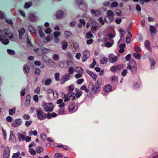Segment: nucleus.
<instances>
[{"mask_svg": "<svg viewBox=\"0 0 158 158\" xmlns=\"http://www.w3.org/2000/svg\"><path fill=\"white\" fill-rule=\"evenodd\" d=\"M118 3L116 2H114L111 3V6L112 7H114L117 6H118Z\"/></svg>", "mask_w": 158, "mask_h": 158, "instance_id": "nucleus-59", "label": "nucleus"}, {"mask_svg": "<svg viewBox=\"0 0 158 158\" xmlns=\"http://www.w3.org/2000/svg\"><path fill=\"white\" fill-rule=\"evenodd\" d=\"M15 110L16 108H13L11 109H9V114L10 115H12L13 114L15 113Z\"/></svg>", "mask_w": 158, "mask_h": 158, "instance_id": "nucleus-41", "label": "nucleus"}, {"mask_svg": "<svg viewBox=\"0 0 158 158\" xmlns=\"http://www.w3.org/2000/svg\"><path fill=\"white\" fill-rule=\"evenodd\" d=\"M134 49L135 51L138 53H140L141 51L140 48L138 45H136L135 46Z\"/></svg>", "mask_w": 158, "mask_h": 158, "instance_id": "nucleus-32", "label": "nucleus"}, {"mask_svg": "<svg viewBox=\"0 0 158 158\" xmlns=\"http://www.w3.org/2000/svg\"><path fill=\"white\" fill-rule=\"evenodd\" d=\"M117 71L120 70L123 68V64H119L115 66Z\"/></svg>", "mask_w": 158, "mask_h": 158, "instance_id": "nucleus-33", "label": "nucleus"}, {"mask_svg": "<svg viewBox=\"0 0 158 158\" xmlns=\"http://www.w3.org/2000/svg\"><path fill=\"white\" fill-rule=\"evenodd\" d=\"M24 70L27 73H29L30 70V68L29 66L27 65H25L24 67Z\"/></svg>", "mask_w": 158, "mask_h": 158, "instance_id": "nucleus-52", "label": "nucleus"}, {"mask_svg": "<svg viewBox=\"0 0 158 158\" xmlns=\"http://www.w3.org/2000/svg\"><path fill=\"white\" fill-rule=\"evenodd\" d=\"M63 16V12L61 10L57 11L56 14V18L58 19L62 18Z\"/></svg>", "mask_w": 158, "mask_h": 158, "instance_id": "nucleus-15", "label": "nucleus"}, {"mask_svg": "<svg viewBox=\"0 0 158 158\" xmlns=\"http://www.w3.org/2000/svg\"><path fill=\"white\" fill-rule=\"evenodd\" d=\"M99 27L97 25H93L92 26L91 30L93 33L96 32V31L98 29Z\"/></svg>", "mask_w": 158, "mask_h": 158, "instance_id": "nucleus-27", "label": "nucleus"}, {"mask_svg": "<svg viewBox=\"0 0 158 158\" xmlns=\"http://www.w3.org/2000/svg\"><path fill=\"white\" fill-rule=\"evenodd\" d=\"M42 107L44 110L46 112H52L54 108V106L52 103L44 102L42 103Z\"/></svg>", "mask_w": 158, "mask_h": 158, "instance_id": "nucleus-2", "label": "nucleus"}, {"mask_svg": "<svg viewBox=\"0 0 158 158\" xmlns=\"http://www.w3.org/2000/svg\"><path fill=\"white\" fill-rule=\"evenodd\" d=\"M36 17L32 14H30L28 16L29 19L31 21H35L36 19Z\"/></svg>", "mask_w": 158, "mask_h": 158, "instance_id": "nucleus-21", "label": "nucleus"}, {"mask_svg": "<svg viewBox=\"0 0 158 158\" xmlns=\"http://www.w3.org/2000/svg\"><path fill=\"white\" fill-rule=\"evenodd\" d=\"M86 72L90 76L93 80L95 81L96 80L97 77V75L96 74H94L92 72L88 70L86 71Z\"/></svg>", "mask_w": 158, "mask_h": 158, "instance_id": "nucleus-14", "label": "nucleus"}, {"mask_svg": "<svg viewBox=\"0 0 158 158\" xmlns=\"http://www.w3.org/2000/svg\"><path fill=\"white\" fill-rule=\"evenodd\" d=\"M47 118L49 119L51 118V117H56L57 115L54 112L51 113L50 115V113H48L47 114Z\"/></svg>", "mask_w": 158, "mask_h": 158, "instance_id": "nucleus-31", "label": "nucleus"}, {"mask_svg": "<svg viewBox=\"0 0 158 158\" xmlns=\"http://www.w3.org/2000/svg\"><path fill=\"white\" fill-rule=\"evenodd\" d=\"M68 72L69 73L71 74L73 73L74 72V69L73 67H70L68 69Z\"/></svg>", "mask_w": 158, "mask_h": 158, "instance_id": "nucleus-54", "label": "nucleus"}, {"mask_svg": "<svg viewBox=\"0 0 158 158\" xmlns=\"http://www.w3.org/2000/svg\"><path fill=\"white\" fill-rule=\"evenodd\" d=\"M10 151L9 148L6 147L5 148L3 152V158H8L10 156Z\"/></svg>", "mask_w": 158, "mask_h": 158, "instance_id": "nucleus-7", "label": "nucleus"}, {"mask_svg": "<svg viewBox=\"0 0 158 158\" xmlns=\"http://www.w3.org/2000/svg\"><path fill=\"white\" fill-rule=\"evenodd\" d=\"M70 78V75L69 74L66 73L60 79V82L62 84H64L66 81L68 80Z\"/></svg>", "mask_w": 158, "mask_h": 158, "instance_id": "nucleus-9", "label": "nucleus"}, {"mask_svg": "<svg viewBox=\"0 0 158 158\" xmlns=\"http://www.w3.org/2000/svg\"><path fill=\"white\" fill-rule=\"evenodd\" d=\"M83 73H78L75 75L74 77L76 78H79L81 77L82 76V74Z\"/></svg>", "mask_w": 158, "mask_h": 158, "instance_id": "nucleus-58", "label": "nucleus"}, {"mask_svg": "<svg viewBox=\"0 0 158 158\" xmlns=\"http://www.w3.org/2000/svg\"><path fill=\"white\" fill-rule=\"evenodd\" d=\"M18 135L19 140H24L25 137L24 135L22 134L21 133H18Z\"/></svg>", "mask_w": 158, "mask_h": 158, "instance_id": "nucleus-29", "label": "nucleus"}, {"mask_svg": "<svg viewBox=\"0 0 158 158\" xmlns=\"http://www.w3.org/2000/svg\"><path fill=\"white\" fill-rule=\"evenodd\" d=\"M150 60L151 64V69H153L154 68V65L155 64V62L152 58H150Z\"/></svg>", "mask_w": 158, "mask_h": 158, "instance_id": "nucleus-39", "label": "nucleus"}, {"mask_svg": "<svg viewBox=\"0 0 158 158\" xmlns=\"http://www.w3.org/2000/svg\"><path fill=\"white\" fill-rule=\"evenodd\" d=\"M75 71L78 73H83V70L81 68L78 67H76L75 68Z\"/></svg>", "mask_w": 158, "mask_h": 158, "instance_id": "nucleus-34", "label": "nucleus"}, {"mask_svg": "<svg viewBox=\"0 0 158 158\" xmlns=\"http://www.w3.org/2000/svg\"><path fill=\"white\" fill-rule=\"evenodd\" d=\"M52 40V38H50V36H48L44 39V42L45 43H47L49 42L50 40Z\"/></svg>", "mask_w": 158, "mask_h": 158, "instance_id": "nucleus-48", "label": "nucleus"}, {"mask_svg": "<svg viewBox=\"0 0 158 158\" xmlns=\"http://www.w3.org/2000/svg\"><path fill=\"white\" fill-rule=\"evenodd\" d=\"M32 121H26L25 123V125L26 127H28L32 123Z\"/></svg>", "mask_w": 158, "mask_h": 158, "instance_id": "nucleus-62", "label": "nucleus"}, {"mask_svg": "<svg viewBox=\"0 0 158 158\" xmlns=\"http://www.w3.org/2000/svg\"><path fill=\"white\" fill-rule=\"evenodd\" d=\"M50 49L43 48L40 49V52L38 53V55H42L49 52Z\"/></svg>", "mask_w": 158, "mask_h": 158, "instance_id": "nucleus-13", "label": "nucleus"}, {"mask_svg": "<svg viewBox=\"0 0 158 158\" xmlns=\"http://www.w3.org/2000/svg\"><path fill=\"white\" fill-rule=\"evenodd\" d=\"M36 112L37 116L40 120H43L46 118V114L41 109L37 110Z\"/></svg>", "mask_w": 158, "mask_h": 158, "instance_id": "nucleus-6", "label": "nucleus"}, {"mask_svg": "<svg viewBox=\"0 0 158 158\" xmlns=\"http://www.w3.org/2000/svg\"><path fill=\"white\" fill-rule=\"evenodd\" d=\"M29 152L33 156H34L36 154V152L35 150L32 149L30 148L29 150Z\"/></svg>", "mask_w": 158, "mask_h": 158, "instance_id": "nucleus-50", "label": "nucleus"}, {"mask_svg": "<svg viewBox=\"0 0 158 158\" xmlns=\"http://www.w3.org/2000/svg\"><path fill=\"white\" fill-rule=\"evenodd\" d=\"M59 58V56L58 54H55L53 55V58L55 60H57Z\"/></svg>", "mask_w": 158, "mask_h": 158, "instance_id": "nucleus-63", "label": "nucleus"}, {"mask_svg": "<svg viewBox=\"0 0 158 158\" xmlns=\"http://www.w3.org/2000/svg\"><path fill=\"white\" fill-rule=\"evenodd\" d=\"M32 3L31 2H26L24 6V7L25 8H28L32 5Z\"/></svg>", "mask_w": 158, "mask_h": 158, "instance_id": "nucleus-35", "label": "nucleus"}, {"mask_svg": "<svg viewBox=\"0 0 158 158\" xmlns=\"http://www.w3.org/2000/svg\"><path fill=\"white\" fill-rule=\"evenodd\" d=\"M98 20L101 25H103L104 24L105 21L104 20H103V19L102 17H99Z\"/></svg>", "mask_w": 158, "mask_h": 158, "instance_id": "nucleus-61", "label": "nucleus"}, {"mask_svg": "<svg viewBox=\"0 0 158 158\" xmlns=\"http://www.w3.org/2000/svg\"><path fill=\"white\" fill-rule=\"evenodd\" d=\"M94 85L92 83H90L89 85L88 88L89 89V92L91 90L93 91L94 89Z\"/></svg>", "mask_w": 158, "mask_h": 158, "instance_id": "nucleus-43", "label": "nucleus"}, {"mask_svg": "<svg viewBox=\"0 0 158 158\" xmlns=\"http://www.w3.org/2000/svg\"><path fill=\"white\" fill-rule=\"evenodd\" d=\"M23 118L25 120H28L30 119V117L28 114H25L23 115Z\"/></svg>", "mask_w": 158, "mask_h": 158, "instance_id": "nucleus-47", "label": "nucleus"}, {"mask_svg": "<svg viewBox=\"0 0 158 158\" xmlns=\"http://www.w3.org/2000/svg\"><path fill=\"white\" fill-rule=\"evenodd\" d=\"M118 59V57L113 54H111L109 56V61L112 63L116 62Z\"/></svg>", "mask_w": 158, "mask_h": 158, "instance_id": "nucleus-10", "label": "nucleus"}, {"mask_svg": "<svg viewBox=\"0 0 158 158\" xmlns=\"http://www.w3.org/2000/svg\"><path fill=\"white\" fill-rule=\"evenodd\" d=\"M61 44H62V48L63 50H66L67 48L68 44L67 42L65 41H63L61 42Z\"/></svg>", "mask_w": 158, "mask_h": 158, "instance_id": "nucleus-22", "label": "nucleus"}, {"mask_svg": "<svg viewBox=\"0 0 158 158\" xmlns=\"http://www.w3.org/2000/svg\"><path fill=\"white\" fill-rule=\"evenodd\" d=\"M81 90H85L86 92H89V89L87 88L86 86L85 85H82L80 88Z\"/></svg>", "mask_w": 158, "mask_h": 158, "instance_id": "nucleus-37", "label": "nucleus"}, {"mask_svg": "<svg viewBox=\"0 0 158 158\" xmlns=\"http://www.w3.org/2000/svg\"><path fill=\"white\" fill-rule=\"evenodd\" d=\"M86 36L87 39H89L93 37V35L90 31L86 33Z\"/></svg>", "mask_w": 158, "mask_h": 158, "instance_id": "nucleus-38", "label": "nucleus"}, {"mask_svg": "<svg viewBox=\"0 0 158 158\" xmlns=\"http://www.w3.org/2000/svg\"><path fill=\"white\" fill-rule=\"evenodd\" d=\"M42 82H44V84L46 85H49L51 84L52 80L51 78H48L45 81L42 80Z\"/></svg>", "mask_w": 158, "mask_h": 158, "instance_id": "nucleus-19", "label": "nucleus"}, {"mask_svg": "<svg viewBox=\"0 0 158 158\" xmlns=\"http://www.w3.org/2000/svg\"><path fill=\"white\" fill-rule=\"evenodd\" d=\"M20 152L18 151L16 153H13L12 157V158H17L20 155Z\"/></svg>", "mask_w": 158, "mask_h": 158, "instance_id": "nucleus-45", "label": "nucleus"}, {"mask_svg": "<svg viewBox=\"0 0 158 158\" xmlns=\"http://www.w3.org/2000/svg\"><path fill=\"white\" fill-rule=\"evenodd\" d=\"M90 56V53L89 51L85 50L83 52V56L82 58V61L84 62L86 61Z\"/></svg>", "mask_w": 158, "mask_h": 158, "instance_id": "nucleus-8", "label": "nucleus"}, {"mask_svg": "<svg viewBox=\"0 0 158 158\" xmlns=\"http://www.w3.org/2000/svg\"><path fill=\"white\" fill-rule=\"evenodd\" d=\"M75 93H72V94H67L64 95V101L65 102L72 101H74L76 98H79L82 94V92L79 89L76 88L75 89Z\"/></svg>", "mask_w": 158, "mask_h": 158, "instance_id": "nucleus-1", "label": "nucleus"}, {"mask_svg": "<svg viewBox=\"0 0 158 158\" xmlns=\"http://www.w3.org/2000/svg\"><path fill=\"white\" fill-rule=\"evenodd\" d=\"M108 60L107 58L103 57L100 60V63L102 64H104L106 63L107 62Z\"/></svg>", "mask_w": 158, "mask_h": 158, "instance_id": "nucleus-42", "label": "nucleus"}, {"mask_svg": "<svg viewBox=\"0 0 158 158\" xmlns=\"http://www.w3.org/2000/svg\"><path fill=\"white\" fill-rule=\"evenodd\" d=\"M96 62L95 61V59H93V63L91 64H90V65H89V67L90 68H94L95 66V65H96Z\"/></svg>", "mask_w": 158, "mask_h": 158, "instance_id": "nucleus-49", "label": "nucleus"}, {"mask_svg": "<svg viewBox=\"0 0 158 158\" xmlns=\"http://www.w3.org/2000/svg\"><path fill=\"white\" fill-rule=\"evenodd\" d=\"M114 44V41L113 40H110V42H106L105 44L104 45L105 47L108 48L110 47Z\"/></svg>", "mask_w": 158, "mask_h": 158, "instance_id": "nucleus-20", "label": "nucleus"}, {"mask_svg": "<svg viewBox=\"0 0 158 158\" xmlns=\"http://www.w3.org/2000/svg\"><path fill=\"white\" fill-rule=\"evenodd\" d=\"M100 89V87L94 85V87L93 92L94 94H97L99 92Z\"/></svg>", "mask_w": 158, "mask_h": 158, "instance_id": "nucleus-18", "label": "nucleus"}, {"mask_svg": "<svg viewBox=\"0 0 158 158\" xmlns=\"http://www.w3.org/2000/svg\"><path fill=\"white\" fill-rule=\"evenodd\" d=\"M3 37L1 36L0 35V41H2V43L5 45L8 44L9 43V40L8 39H3Z\"/></svg>", "mask_w": 158, "mask_h": 158, "instance_id": "nucleus-23", "label": "nucleus"}, {"mask_svg": "<svg viewBox=\"0 0 158 158\" xmlns=\"http://www.w3.org/2000/svg\"><path fill=\"white\" fill-rule=\"evenodd\" d=\"M106 13L107 15L104 19L105 22L107 23L111 22L113 20L114 13L110 10H108Z\"/></svg>", "mask_w": 158, "mask_h": 158, "instance_id": "nucleus-3", "label": "nucleus"}, {"mask_svg": "<svg viewBox=\"0 0 158 158\" xmlns=\"http://www.w3.org/2000/svg\"><path fill=\"white\" fill-rule=\"evenodd\" d=\"M133 56L135 58L138 59H140L141 57L140 55L138 53H134L133 54Z\"/></svg>", "mask_w": 158, "mask_h": 158, "instance_id": "nucleus-57", "label": "nucleus"}, {"mask_svg": "<svg viewBox=\"0 0 158 158\" xmlns=\"http://www.w3.org/2000/svg\"><path fill=\"white\" fill-rule=\"evenodd\" d=\"M150 30L151 32L153 34H155L156 32V29L153 26H150Z\"/></svg>", "mask_w": 158, "mask_h": 158, "instance_id": "nucleus-36", "label": "nucleus"}, {"mask_svg": "<svg viewBox=\"0 0 158 158\" xmlns=\"http://www.w3.org/2000/svg\"><path fill=\"white\" fill-rule=\"evenodd\" d=\"M53 35L54 37L56 38L60 35V32L59 31H56L53 33Z\"/></svg>", "mask_w": 158, "mask_h": 158, "instance_id": "nucleus-56", "label": "nucleus"}, {"mask_svg": "<svg viewBox=\"0 0 158 158\" xmlns=\"http://www.w3.org/2000/svg\"><path fill=\"white\" fill-rule=\"evenodd\" d=\"M119 31L121 32V37H122L124 36V34L125 33V31L122 28L119 29Z\"/></svg>", "mask_w": 158, "mask_h": 158, "instance_id": "nucleus-64", "label": "nucleus"}, {"mask_svg": "<svg viewBox=\"0 0 158 158\" xmlns=\"http://www.w3.org/2000/svg\"><path fill=\"white\" fill-rule=\"evenodd\" d=\"M40 137L42 139L45 140L47 138L46 135L44 133H42L40 135Z\"/></svg>", "mask_w": 158, "mask_h": 158, "instance_id": "nucleus-51", "label": "nucleus"}, {"mask_svg": "<svg viewBox=\"0 0 158 158\" xmlns=\"http://www.w3.org/2000/svg\"><path fill=\"white\" fill-rule=\"evenodd\" d=\"M25 30L23 28H21L18 31L19 33V39H21L22 38V36L24 34L25 32Z\"/></svg>", "mask_w": 158, "mask_h": 158, "instance_id": "nucleus-17", "label": "nucleus"}, {"mask_svg": "<svg viewBox=\"0 0 158 158\" xmlns=\"http://www.w3.org/2000/svg\"><path fill=\"white\" fill-rule=\"evenodd\" d=\"M59 104V107L60 108H64L65 106V103L63 102V100L62 99H58L56 102Z\"/></svg>", "mask_w": 158, "mask_h": 158, "instance_id": "nucleus-12", "label": "nucleus"}, {"mask_svg": "<svg viewBox=\"0 0 158 158\" xmlns=\"http://www.w3.org/2000/svg\"><path fill=\"white\" fill-rule=\"evenodd\" d=\"M29 135H37L38 132L37 131H36L35 130L33 131H30L29 132Z\"/></svg>", "mask_w": 158, "mask_h": 158, "instance_id": "nucleus-46", "label": "nucleus"}, {"mask_svg": "<svg viewBox=\"0 0 158 158\" xmlns=\"http://www.w3.org/2000/svg\"><path fill=\"white\" fill-rule=\"evenodd\" d=\"M75 86L73 85H71L69 86L68 89V94H72L73 91L74 89Z\"/></svg>", "mask_w": 158, "mask_h": 158, "instance_id": "nucleus-25", "label": "nucleus"}, {"mask_svg": "<svg viewBox=\"0 0 158 158\" xmlns=\"http://www.w3.org/2000/svg\"><path fill=\"white\" fill-rule=\"evenodd\" d=\"M43 151V148L40 146H38L36 148V152L37 153L40 154L41 152H42Z\"/></svg>", "mask_w": 158, "mask_h": 158, "instance_id": "nucleus-28", "label": "nucleus"}, {"mask_svg": "<svg viewBox=\"0 0 158 158\" xmlns=\"http://www.w3.org/2000/svg\"><path fill=\"white\" fill-rule=\"evenodd\" d=\"M64 34L65 36L67 38L70 37L72 35L71 33L70 32L68 31H65L64 32Z\"/></svg>", "mask_w": 158, "mask_h": 158, "instance_id": "nucleus-44", "label": "nucleus"}, {"mask_svg": "<svg viewBox=\"0 0 158 158\" xmlns=\"http://www.w3.org/2000/svg\"><path fill=\"white\" fill-rule=\"evenodd\" d=\"M145 46L146 48L149 50H151V48L150 46V44L149 42L146 40L145 41Z\"/></svg>", "mask_w": 158, "mask_h": 158, "instance_id": "nucleus-26", "label": "nucleus"}, {"mask_svg": "<svg viewBox=\"0 0 158 158\" xmlns=\"http://www.w3.org/2000/svg\"><path fill=\"white\" fill-rule=\"evenodd\" d=\"M127 69L131 70L133 73H135L137 70V64L134 61H131L128 64Z\"/></svg>", "mask_w": 158, "mask_h": 158, "instance_id": "nucleus-4", "label": "nucleus"}, {"mask_svg": "<svg viewBox=\"0 0 158 158\" xmlns=\"http://www.w3.org/2000/svg\"><path fill=\"white\" fill-rule=\"evenodd\" d=\"M75 106L74 103L71 102L69 104V112H72L75 109Z\"/></svg>", "mask_w": 158, "mask_h": 158, "instance_id": "nucleus-16", "label": "nucleus"}, {"mask_svg": "<svg viewBox=\"0 0 158 158\" xmlns=\"http://www.w3.org/2000/svg\"><path fill=\"white\" fill-rule=\"evenodd\" d=\"M15 123L18 126H19L22 124V122L21 119H18L16 120Z\"/></svg>", "mask_w": 158, "mask_h": 158, "instance_id": "nucleus-55", "label": "nucleus"}, {"mask_svg": "<svg viewBox=\"0 0 158 158\" xmlns=\"http://www.w3.org/2000/svg\"><path fill=\"white\" fill-rule=\"evenodd\" d=\"M73 47L75 49V50H76L79 47V44H78L74 42L73 43Z\"/></svg>", "mask_w": 158, "mask_h": 158, "instance_id": "nucleus-53", "label": "nucleus"}, {"mask_svg": "<svg viewBox=\"0 0 158 158\" xmlns=\"http://www.w3.org/2000/svg\"><path fill=\"white\" fill-rule=\"evenodd\" d=\"M54 77L56 81H59L60 80V73H55L54 74Z\"/></svg>", "mask_w": 158, "mask_h": 158, "instance_id": "nucleus-40", "label": "nucleus"}, {"mask_svg": "<svg viewBox=\"0 0 158 158\" xmlns=\"http://www.w3.org/2000/svg\"><path fill=\"white\" fill-rule=\"evenodd\" d=\"M110 81L112 82L118 81V78L117 76L116 75L112 76L110 78Z\"/></svg>", "mask_w": 158, "mask_h": 158, "instance_id": "nucleus-30", "label": "nucleus"}, {"mask_svg": "<svg viewBox=\"0 0 158 158\" xmlns=\"http://www.w3.org/2000/svg\"><path fill=\"white\" fill-rule=\"evenodd\" d=\"M7 51L8 53L10 55H14L15 54V52L13 50L10 49H8Z\"/></svg>", "mask_w": 158, "mask_h": 158, "instance_id": "nucleus-60", "label": "nucleus"}, {"mask_svg": "<svg viewBox=\"0 0 158 158\" xmlns=\"http://www.w3.org/2000/svg\"><path fill=\"white\" fill-rule=\"evenodd\" d=\"M4 34L8 36V38L10 39L13 38V33L11 32L9 29H5L4 30H0V34L1 35H2Z\"/></svg>", "mask_w": 158, "mask_h": 158, "instance_id": "nucleus-5", "label": "nucleus"}, {"mask_svg": "<svg viewBox=\"0 0 158 158\" xmlns=\"http://www.w3.org/2000/svg\"><path fill=\"white\" fill-rule=\"evenodd\" d=\"M102 82V78H99L95 84V85L100 87Z\"/></svg>", "mask_w": 158, "mask_h": 158, "instance_id": "nucleus-24", "label": "nucleus"}, {"mask_svg": "<svg viewBox=\"0 0 158 158\" xmlns=\"http://www.w3.org/2000/svg\"><path fill=\"white\" fill-rule=\"evenodd\" d=\"M103 89L105 92H109L112 91V86L110 85L107 84L104 86Z\"/></svg>", "mask_w": 158, "mask_h": 158, "instance_id": "nucleus-11", "label": "nucleus"}]
</instances>
